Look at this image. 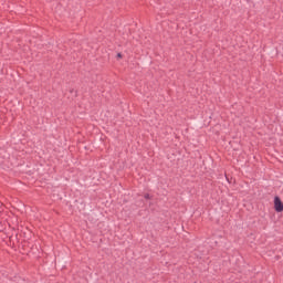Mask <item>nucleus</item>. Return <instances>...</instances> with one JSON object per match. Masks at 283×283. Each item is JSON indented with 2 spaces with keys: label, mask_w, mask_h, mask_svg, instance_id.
Segmentation results:
<instances>
[{
  "label": "nucleus",
  "mask_w": 283,
  "mask_h": 283,
  "mask_svg": "<svg viewBox=\"0 0 283 283\" xmlns=\"http://www.w3.org/2000/svg\"><path fill=\"white\" fill-rule=\"evenodd\" d=\"M70 94H74V88H71V90H70Z\"/></svg>",
  "instance_id": "20e7f679"
},
{
  "label": "nucleus",
  "mask_w": 283,
  "mask_h": 283,
  "mask_svg": "<svg viewBox=\"0 0 283 283\" xmlns=\"http://www.w3.org/2000/svg\"><path fill=\"white\" fill-rule=\"evenodd\" d=\"M117 59H123V53H117Z\"/></svg>",
  "instance_id": "7ed1b4c3"
},
{
  "label": "nucleus",
  "mask_w": 283,
  "mask_h": 283,
  "mask_svg": "<svg viewBox=\"0 0 283 283\" xmlns=\"http://www.w3.org/2000/svg\"><path fill=\"white\" fill-rule=\"evenodd\" d=\"M274 210L276 211V213L283 212V202L279 196L274 197Z\"/></svg>",
  "instance_id": "f257e3e1"
},
{
  "label": "nucleus",
  "mask_w": 283,
  "mask_h": 283,
  "mask_svg": "<svg viewBox=\"0 0 283 283\" xmlns=\"http://www.w3.org/2000/svg\"><path fill=\"white\" fill-rule=\"evenodd\" d=\"M144 198H145V200H151V195L145 193V195H144Z\"/></svg>",
  "instance_id": "f03ea898"
}]
</instances>
